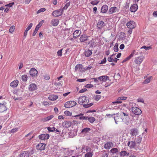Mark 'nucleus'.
I'll return each instance as SVG.
<instances>
[{"instance_id":"obj_1","label":"nucleus","mask_w":157,"mask_h":157,"mask_svg":"<svg viewBox=\"0 0 157 157\" xmlns=\"http://www.w3.org/2000/svg\"><path fill=\"white\" fill-rule=\"evenodd\" d=\"M89 100L88 98L85 96L80 97L78 99V102L80 105H83V107L85 108H88L92 106L93 104V103H88Z\"/></svg>"},{"instance_id":"obj_2","label":"nucleus","mask_w":157,"mask_h":157,"mask_svg":"<svg viewBox=\"0 0 157 157\" xmlns=\"http://www.w3.org/2000/svg\"><path fill=\"white\" fill-rule=\"evenodd\" d=\"M122 114L121 113H118L114 114V116L113 118H114L115 122L116 124H117L118 122L123 121V120L122 118Z\"/></svg>"},{"instance_id":"obj_3","label":"nucleus","mask_w":157,"mask_h":157,"mask_svg":"<svg viewBox=\"0 0 157 157\" xmlns=\"http://www.w3.org/2000/svg\"><path fill=\"white\" fill-rule=\"evenodd\" d=\"M145 57L142 56L137 57L135 58L134 63L137 65H140L143 61Z\"/></svg>"},{"instance_id":"obj_4","label":"nucleus","mask_w":157,"mask_h":157,"mask_svg":"<svg viewBox=\"0 0 157 157\" xmlns=\"http://www.w3.org/2000/svg\"><path fill=\"white\" fill-rule=\"evenodd\" d=\"M77 103L74 101H69L66 102L64 106L66 108H70L76 105Z\"/></svg>"},{"instance_id":"obj_5","label":"nucleus","mask_w":157,"mask_h":157,"mask_svg":"<svg viewBox=\"0 0 157 157\" xmlns=\"http://www.w3.org/2000/svg\"><path fill=\"white\" fill-rule=\"evenodd\" d=\"M132 111L134 114L136 115H140L142 113L141 110L136 107H132Z\"/></svg>"},{"instance_id":"obj_6","label":"nucleus","mask_w":157,"mask_h":157,"mask_svg":"<svg viewBox=\"0 0 157 157\" xmlns=\"http://www.w3.org/2000/svg\"><path fill=\"white\" fill-rule=\"evenodd\" d=\"M63 10V9L55 10L52 13V15L55 17H58L61 16L62 14Z\"/></svg>"},{"instance_id":"obj_7","label":"nucleus","mask_w":157,"mask_h":157,"mask_svg":"<svg viewBox=\"0 0 157 157\" xmlns=\"http://www.w3.org/2000/svg\"><path fill=\"white\" fill-rule=\"evenodd\" d=\"M44 22V20H42L40 22H39L38 24L36 25L33 34V36H35L39 28L42 26V25Z\"/></svg>"},{"instance_id":"obj_8","label":"nucleus","mask_w":157,"mask_h":157,"mask_svg":"<svg viewBox=\"0 0 157 157\" xmlns=\"http://www.w3.org/2000/svg\"><path fill=\"white\" fill-rule=\"evenodd\" d=\"M29 72L30 75L33 77H36L38 74L37 71L33 68H31Z\"/></svg>"},{"instance_id":"obj_9","label":"nucleus","mask_w":157,"mask_h":157,"mask_svg":"<svg viewBox=\"0 0 157 157\" xmlns=\"http://www.w3.org/2000/svg\"><path fill=\"white\" fill-rule=\"evenodd\" d=\"M106 24L103 21L99 20L97 24V27L98 29H101Z\"/></svg>"},{"instance_id":"obj_10","label":"nucleus","mask_w":157,"mask_h":157,"mask_svg":"<svg viewBox=\"0 0 157 157\" xmlns=\"http://www.w3.org/2000/svg\"><path fill=\"white\" fill-rule=\"evenodd\" d=\"M126 25L128 28L132 29L135 28L136 26V24L134 21H130L127 23Z\"/></svg>"},{"instance_id":"obj_11","label":"nucleus","mask_w":157,"mask_h":157,"mask_svg":"<svg viewBox=\"0 0 157 157\" xmlns=\"http://www.w3.org/2000/svg\"><path fill=\"white\" fill-rule=\"evenodd\" d=\"M119 11V9L117 7L113 6L111 7L109 11V14H112L113 13L118 12Z\"/></svg>"},{"instance_id":"obj_12","label":"nucleus","mask_w":157,"mask_h":157,"mask_svg":"<svg viewBox=\"0 0 157 157\" xmlns=\"http://www.w3.org/2000/svg\"><path fill=\"white\" fill-rule=\"evenodd\" d=\"M138 130L136 128H132L130 130V134L132 136H136L138 134Z\"/></svg>"},{"instance_id":"obj_13","label":"nucleus","mask_w":157,"mask_h":157,"mask_svg":"<svg viewBox=\"0 0 157 157\" xmlns=\"http://www.w3.org/2000/svg\"><path fill=\"white\" fill-rule=\"evenodd\" d=\"M6 103H0V112L2 113L7 109L6 106L5 105Z\"/></svg>"},{"instance_id":"obj_14","label":"nucleus","mask_w":157,"mask_h":157,"mask_svg":"<svg viewBox=\"0 0 157 157\" xmlns=\"http://www.w3.org/2000/svg\"><path fill=\"white\" fill-rule=\"evenodd\" d=\"M136 143L134 141H128L127 143V145L129 147L130 149H132L134 148L136 145Z\"/></svg>"},{"instance_id":"obj_15","label":"nucleus","mask_w":157,"mask_h":157,"mask_svg":"<svg viewBox=\"0 0 157 157\" xmlns=\"http://www.w3.org/2000/svg\"><path fill=\"white\" fill-rule=\"evenodd\" d=\"M23 92V90L22 89L18 90L17 96H18L20 97H19L18 98H17L15 99V100H21V98L22 96Z\"/></svg>"},{"instance_id":"obj_16","label":"nucleus","mask_w":157,"mask_h":157,"mask_svg":"<svg viewBox=\"0 0 157 157\" xmlns=\"http://www.w3.org/2000/svg\"><path fill=\"white\" fill-rule=\"evenodd\" d=\"M39 138L40 139L43 140L48 139L49 138V135L47 134H42L39 135Z\"/></svg>"},{"instance_id":"obj_17","label":"nucleus","mask_w":157,"mask_h":157,"mask_svg":"<svg viewBox=\"0 0 157 157\" xmlns=\"http://www.w3.org/2000/svg\"><path fill=\"white\" fill-rule=\"evenodd\" d=\"M71 122L70 121H66L62 123V125L64 128H68L71 126Z\"/></svg>"},{"instance_id":"obj_18","label":"nucleus","mask_w":157,"mask_h":157,"mask_svg":"<svg viewBox=\"0 0 157 157\" xmlns=\"http://www.w3.org/2000/svg\"><path fill=\"white\" fill-rule=\"evenodd\" d=\"M109 77L107 75H104L99 77L98 78V79L102 82L106 81L107 79H109Z\"/></svg>"},{"instance_id":"obj_19","label":"nucleus","mask_w":157,"mask_h":157,"mask_svg":"<svg viewBox=\"0 0 157 157\" xmlns=\"http://www.w3.org/2000/svg\"><path fill=\"white\" fill-rule=\"evenodd\" d=\"M45 145L43 143H40L38 144L36 147V148L37 150H43L45 149Z\"/></svg>"},{"instance_id":"obj_20","label":"nucleus","mask_w":157,"mask_h":157,"mask_svg":"<svg viewBox=\"0 0 157 157\" xmlns=\"http://www.w3.org/2000/svg\"><path fill=\"white\" fill-rule=\"evenodd\" d=\"M138 9V6L136 4H135L132 5L130 7V10L133 12H136Z\"/></svg>"},{"instance_id":"obj_21","label":"nucleus","mask_w":157,"mask_h":157,"mask_svg":"<svg viewBox=\"0 0 157 157\" xmlns=\"http://www.w3.org/2000/svg\"><path fill=\"white\" fill-rule=\"evenodd\" d=\"M135 50H133L132 52L130 54V55L126 57L124 59L123 61H122V63H124L126 61H127V60H129L130 59H131L132 57L134 56V55L135 54Z\"/></svg>"},{"instance_id":"obj_22","label":"nucleus","mask_w":157,"mask_h":157,"mask_svg":"<svg viewBox=\"0 0 157 157\" xmlns=\"http://www.w3.org/2000/svg\"><path fill=\"white\" fill-rule=\"evenodd\" d=\"M29 153L27 151L21 152L19 155L20 157H29Z\"/></svg>"},{"instance_id":"obj_23","label":"nucleus","mask_w":157,"mask_h":157,"mask_svg":"<svg viewBox=\"0 0 157 157\" xmlns=\"http://www.w3.org/2000/svg\"><path fill=\"white\" fill-rule=\"evenodd\" d=\"M59 23V20L57 19H54L51 21V24L53 26H57Z\"/></svg>"},{"instance_id":"obj_24","label":"nucleus","mask_w":157,"mask_h":157,"mask_svg":"<svg viewBox=\"0 0 157 157\" xmlns=\"http://www.w3.org/2000/svg\"><path fill=\"white\" fill-rule=\"evenodd\" d=\"M89 37L86 35H82L81 36L79 39L81 42H84L87 40Z\"/></svg>"},{"instance_id":"obj_25","label":"nucleus","mask_w":157,"mask_h":157,"mask_svg":"<svg viewBox=\"0 0 157 157\" xmlns=\"http://www.w3.org/2000/svg\"><path fill=\"white\" fill-rule=\"evenodd\" d=\"M19 81L17 80H15L10 83V86L13 88L16 87L18 85Z\"/></svg>"},{"instance_id":"obj_26","label":"nucleus","mask_w":157,"mask_h":157,"mask_svg":"<svg viewBox=\"0 0 157 157\" xmlns=\"http://www.w3.org/2000/svg\"><path fill=\"white\" fill-rule=\"evenodd\" d=\"M36 88V85L35 83H32L30 84L29 86V89L31 91H33L35 90Z\"/></svg>"},{"instance_id":"obj_27","label":"nucleus","mask_w":157,"mask_h":157,"mask_svg":"<svg viewBox=\"0 0 157 157\" xmlns=\"http://www.w3.org/2000/svg\"><path fill=\"white\" fill-rule=\"evenodd\" d=\"M54 117L53 115L49 116L47 117H44L42 119V121L43 122H46L49 121Z\"/></svg>"},{"instance_id":"obj_28","label":"nucleus","mask_w":157,"mask_h":157,"mask_svg":"<svg viewBox=\"0 0 157 157\" xmlns=\"http://www.w3.org/2000/svg\"><path fill=\"white\" fill-rule=\"evenodd\" d=\"M113 144L112 142H109L107 143L104 145V148L106 149H109V148L113 146Z\"/></svg>"},{"instance_id":"obj_29","label":"nucleus","mask_w":157,"mask_h":157,"mask_svg":"<svg viewBox=\"0 0 157 157\" xmlns=\"http://www.w3.org/2000/svg\"><path fill=\"white\" fill-rule=\"evenodd\" d=\"M51 101H54L58 98V96L53 94L50 95L48 98Z\"/></svg>"},{"instance_id":"obj_30","label":"nucleus","mask_w":157,"mask_h":157,"mask_svg":"<svg viewBox=\"0 0 157 157\" xmlns=\"http://www.w3.org/2000/svg\"><path fill=\"white\" fill-rule=\"evenodd\" d=\"M92 53V51L89 49L86 50L84 52L85 56L87 57H88L90 56Z\"/></svg>"},{"instance_id":"obj_31","label":"nucleus","mask_w":157,"mask_h":157,"mask_svg":"<svg viewBox=\"0 0 157 157\" xmlns=\"http://www.w3.org/2000/svg\"><path fill=\"white\" fill-rule=\"evenodd\" d=\"M108 9V7L107 5H103L101 8V12L103 13H105L107 11Z\"/></svg>"},{"instance_id":"obj_32","label":"nucleus","mask_w":157,"mask_h":157,"mask_svg":"<svg viewBox=\"0 0 157 157\" xmlns=\"http://www.w3.org/2000/svg\"><path fill=\"white\" fill-rule=\"evenodd\" d=\"M91 130L90 128H85L82 130L81 132L83 134H86L89 132Z\"/></svg>"},{"instance_id":"obj_33","label":"nucleus","mask_w":157,"mask_h":157,"mask_svg":"<svg viewBox=\"0 0 157 157\" xmlns=\"http://www.w3.org/2000/svg\"><path fill=\"white\" fill-rule=\"evenodd\" d=\"M79 32V30H76L73 33V37L74 38H76L79 36L80 33L79 35H78Z\"/></svg>"},{"instance_id":"obj_34","label":"nucleus","mask_w":157,"mask_h":157,"mask_svg":"<svg viewBox=\"0 0 157 157\" xmlns=\"http://www.w3.org/2000/svg\"><path fill=\"white\" fill-rule=\"evenodd\" d=\"M82 65L80 64H77L75 67V70L76 71L78 70H80L82 69Z\"/></svg>"},{"instance_id":"obj_35","label":"nucleus","mask_w":157,"mask_h":157,"mask_svg":"<svg viewBox=\"0 0 157 157\" xmlns=\"http://www.w3.org/2000/svg\"><path fill=\"white\" fill-rule=\"evenodd\" d=\"M128 155L129 153L125 151H122L120 153V155L121 156Z\"/></svg>"},{"instance_id":"obj_36","label":"nucleus","mask_w":157,"mask_h":157,"mask_svg":"<svg viewBox=\"0 0 157 157\" xmlns=\"http://www.w3.org/2000/svg\"><path fill=\"white\" fill-rule=\"evenodd\" d=\"M119 151L117 148H114L110 150V152L113 154H115L118 152Z\"/></svg>"},{"instance_id":"obj_37","label":"nucleus","mask_w":157,"mask_h":157,"mask_svg":"<svg viewBox=\"0 0 157 157\" xmlns=\"http://www.w3.org/2000/svg\"><path fill=\"white\" fill-rule=\"evenodd\" d=\"M142 137L140 136H137L136 138V143L137 144H139L142 140Z\"/></svg>"},{"instance_id":"obj_38","label":"nucleus","mask_w":157,"mask_h":157,"mask_svg":"<svg viewBox=\"0 0 157 157\" xmlns=\"http://www.w3.org/2000/svg\"><path fill=\"white\" fill-rule=\"evenodd\" d=\"M87 120H88L90 123H93L95 121V119L94 117H88Z\"/></svg>"},{"instance_id":"obj_39","label":"nucleus","mask_w":157,"mask_h":157,"mask_svg":"<svg viewBox=\"0 0 157 157\" xmlns=\"http://www.w3.org/2000/svg\"><path fill=\"white\" fill-rule=\"evenodd\" d=\"M152 78V76H149L147 79H146L143 82L144 84H147L149 83L150 82L151 79Z\"/></svg>"},{"instance_id":"obj_40","label":"nucleus","mask_w":157,"mask_h":157,"mask_svg":"<svg viewBox=\"0 0 157 157\" xmlns=\"http://www.w3.org/2000/svg\"><path fill=\"white\" fill-rule=\"evenodd\" d=\"M43 77L44 79L47 80H48L50 79V75L47 74H45L43 75Z\"/></svg>"},{"instance_id":"obj_41","label":"nucleus","mask_w":157,"mask_h":157,"mask_svg":"<svg viewBox=\"0 0 157 157\" xmlns=\"http://www.w3.org/2000/svg\"><path fill=\"white\" fill-rule=\"evenodd\" d=\"M94 41L93 40H92L89 42L88 44L90 45V47L92 48L94 45Z\"/></svg>"},{"instance_id":"obj_42","label":"nucleus","mask_w":157,"mask_h":157,"mask_svg":"<svg viewBox=\"0 0 157 157\" xmlns=\"http://www.w3.org/2000/svg\"><path fill=\"white\" fill-rule=\"evenodd\" d=\"M22 80L25 82H26L27 81L28 79V76L27 75H22Z\"/></svg>"},{"instance_id":"obj_43","label":"nucleus","mask_w":157,"mask_h":157,"mask_svg":"<svg viewBox=\"0 0 157 157\" xmlns=\"http://www.w3.org/2000/svg\"><path fill=\"white\" fill-rule=\"evenodd\" d=\"M127 98L126 97L123 96V97H120L117 98V100L119 101H122V100H126Z\"/></svg>"},{"instance_id":"obj_44","label":"nucleus","mask_w":157,"mask_h":157,"mask_svg":"<svg viewBox=\"0 0 157 157\" xmlns=\"http://www.w3.org/2000/svg\"><path fill=\"white\" fill-rule=\"evenodd\" d=\"M47 129L49 132H53L55 131V128L54 127L51 128L50 127H48L47 128Z\"/></svg>"},{"instance_id":"obj_45","label":"nucleus","mask_w":157,"mask_h":157,"mask_svg":"<svg viewBox=\"0 0 157 157\" xmlns=\"http://www.w3.org/2000/svg\"><path fill=\"white\" fill-rule=\"evenodd\" d=\"M70 2H67L65 5V6L63 7V10H66L67 9L68 7L70 6Z\"/></svg>"},{"instance_id":"obj_46","label":"nucleus","mask_w":157,"mask_h":157,"mask_svg":"<svg viewBox=\"0 0 157 157\" xmlns=\"http://www.w3.org/2000/svg\"><path fill=\"white\" fill-rule=\"evenodd\" d=\"M93 155L92 153L90 152H88L85 155V157H92Z\"/></svg>"},{"instance_id":"obj_47","label":"nucleus","mask_w":157,"mask_h":157,"mask_svg":"<svg viewBox=\"0 0 157 157\" xmlns=\"http://www.w3.org/2000/svg\"><path fill=\"white\" fill-rule=\"evenodd\" d=\"M144 48L146 50H148L151 48V46H143L141 48V49Z\"/></svg>"},{"instance_id":"obj_48","label":"nucleus","mask_w":157,"mask_h":157,"mask_svg":"<svg viewBox=\"0 0 157 157\" xmlns=\"http://www.w3.org/2000/svg\"><path fill=\"white\" fill-rule=\"evenodd\" d=\"M63 49H61L60 50L58 51L57 52V54L58 56H61L62 55V51Z\"/></svg>"},{"instance_id":"obj_49","label":"nucleus","mask_w":157,"mask_h":157,"mask_svg":"<svg viewBox=\"0 0 157 157\" xmlns=\"http://www.w3.org/2000/svg\"><path fill=\"white\" fill-rule=\"evenodd\" d=\"M46 9L44 8H42L39 10L37 12V13H39L41 12H43L45 11Z\"/></svg>"},{"instance_id":"obj_50","label":"nucleus","mask_w":157,"mask_h":157,"mask_svg":"<svg viewBox=\"0 0 157 157\" xmlns=\"http://www.w3.org/2000/svg\"><path fill=\"white\" fill-rule=\"evenodd\" d=\"M101 97V96L99 95H97L95 97V100L96 101L99 100Z\"/></svg>"},{"instance_id":"obj_51","label":"nucleus","mask_w":157,"mask_h":157,"mask_svg":"<svg viewBox=\"0 0 157 157\" xmlns=\"http://www.w3.org/2000/svg\"><path fill=\"white\" fill-rule=\"evenodd\" d=\"M18 129L19 128H16L12 129L10 131V133H14L17 132L18 130Z\"/></svg>"},{"instance_id":"obj_52","label":"nucleus","mask_w":157,"mask_h":157,"mask_svg":"<svg viewBox=\"0 0 157 157\" xmlns=\"http://www.w3.org/2000/svg\"><path fill=\"white\" fill-rule=\"evenodd\" d=\"M88 117L82 116L80 117L79 119L82 120H87Z\"/></svg>"},{"instance_id":"obj_53","label":"nucleus","mask_w":157,"mask_h":157,"mask_svg":"<svg viewBox=\"0 0 157 157\" xmlns=\"http://www.w3.org/2000/svg\"><path fill=\"white\" fill-rule=\"evenodd\" d=\"M94 85L90 84H87L85 86V87L86 88H89L93 87Z\"/></svg>"},{"instance_id":"obj_54","label":"nucleus","mask_w":157,"mask_h":157,"mask_svg":"<svg viewBox=\"0 0 157 157\" xmlns=\"http://www.w3.org/2000/svg\"><path fill=\"white\" fill-rule=\"evenodd\" d=\"M108 154L106 152L104 151L102 153V157H108Z\"/></svg>"},{"instance_id":"obj_55","label":"nucleus","mask_w":157,"mask_h":157,"mask_svg":"<svg viewBox=\"0 0 157 157\" xmlns=\"http://www.w3.org/2000/svg\"><path fill=\"white\" fill-rule=\"evenodd\" d=\"M33 24L32 23H30L27 26L26 30L29 31L30 29H31L33 26Z\"/></svg>"},{"instance_id":"obj_56","label":"nucleus","mask_w":157,"mask_h":157,"mask_svg":"<svg viewBox=\"0 0 157 157\" xmlns=\"http://www.w3.org/2000/svg\"><path fill=\"white\" fill-rule=\"evenodd\" d=\"M108 61L109 62H113L114 61L113 58L112 56H110L108 57L107 58Z\"/></svg>"},{"instance_id":"obj_57","label":"nucleus","mask_w":157,"mask_h":157,"mask_svg":"<svg viewBox=\"0 0 157 157\" xmlns=\"http://www.w3.org/2000/svg\"><path fill=\"white\" fill-rule=\"evenodd\" d=\"M106 62V58H104L103 60H102L101 62L100 63V64H104Z\"/></svg>"},{"instance_id":"obj_58","label":"nucleus","mask_w":157,"mask_h":157,"mask_svg":"<svg viewBox=\"0 0 157 157\" xmlns=\"http://www.w3.org/2000/svg\"><path fill=\"white\" fill-rule=\"evenodd\" d=\"M86 80V78L84 79H78L76 81L77 82H84Z\"/></svg>"},{"instance_id":"obj_59","label":"nucleus","mask_w":157,"mask_h":157,"mask_svg":"<svg viewBox=\"0 0 157 157\" xmlns=\"http://www.w3.org/2000/svg\"><path fill=\"white\" fill-rule=\"evenodd\" d=\"M122 103V101L116 100V101H113L112 102L113 104H118Z\"/></svg>"},{"instance_id":"obj_60","label":"nucleus","mask_w":157,"mask_h":157,"mask_svg":"<svg viewBox=\"0 0 157 157\" xmlns=\"http://www.w3.org/2000/svg\"><path fill=\"white\" fill-rule=\"evenodd\" d=\"M114 50L115 52H117L118 51L119 49L118 47V46L115 45L114 47Z\"/></svg>"},{"instance_id":"obj_61","label":"nucleus","mask_w":157,"mask_h":157,"mask_svg":"<svg viewBox=\"0 0 157 157\" xmlns=\"http://www.w3.org/2000/svg\"><path fill=\"white\" fill-rule=\"evenodd\" d=\"M64 113L66 115L68 116L70 115L71 114V113L68 111H65L64 112Z\"/></svg>"},{"instance_id":"obj_62","label":"nucleus","mask_w":157,"mask_h":157,"mask_svg":"<svg viewBox=\"0 0 157 157\" xmlns=\"http://www.w3.org/2000/svg\"><path fill=\"white\" fill-rule=\"evenodd\" d=\"M87 90L86 88H84L81 90L79 92V93H82L86 91Z\"/></svg>"},{"instance_id":"obj_63","label":"nucleus","mask_w":157,"mask_h":157,"mask_svg":"<svg viewBox=\"0 0 157 157\" xmlns=\"http://www.w3.org/2000/svg\"><path fill=\"white\" fill-rule=\"evenodd\" d=\"M15 29V27L13 25L10 27V33H11L13 32Z\"/></svg>"},{"instance_id":"obj_64","label":"nucleus","mask_w":157,"mask_h":157,"mask_svg":"<svg viewBox=\"0 0 157 157\" xmlns=\"http://www.w3.org/2000/svg\"><path fill=\"white\" fill-rule=\"evenodd\" d=\"M137 101L139 102H144V100L142 98H139L137 99Z\"/></svg>"}]
</instances>
